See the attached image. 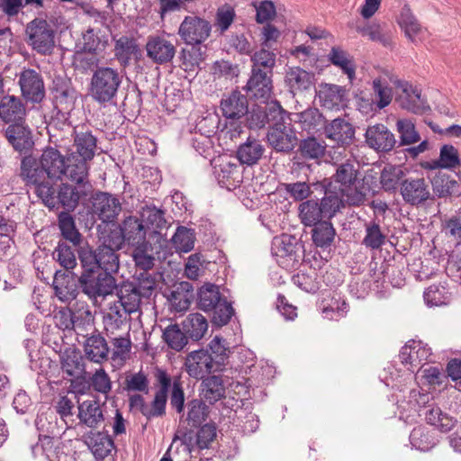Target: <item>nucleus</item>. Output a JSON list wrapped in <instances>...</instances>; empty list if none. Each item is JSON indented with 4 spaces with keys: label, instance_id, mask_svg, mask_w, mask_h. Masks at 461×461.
<instances>
[{
    "label": "nucleus",
    "instance_id": "nucleus-61",
    "mask_svg": "<svg viewBox=\"0 0 461 461\" xmlns=\"http://www.w3.org/2000/svg\"><path fill=\"white\" fill-rule=\"evenodd\" d=\"M410 442L416 449L429 451L437 445L438 440L426 428L420 426L411 430Z\"/></svg>",
    "mask_w": 461,
    "mask_h": 461
},
{
    "label": "nucleus",
    "instance_id": "nucleus-40",
    "mask_svg": "<svg viewBox=\"0 0 461 461\" xmlns=\"http://www.w3.org/2000/svg\"><path fill=\"white\" fill-rule=\"evenodd\" d=\"M72 212H60L58 214V228L60 231L62 241H67L73 246H79L83 241V236L76 226L75 217Z\"/></svg>",
    "mask_w": 461,
    "mask_h": 461
},
{
    "label": "nucleus",
    "instance_id": "nucleus-4",
    "mask_svg": "<svg viewBox=\"0 0 461 461\" xmlns=\"http://www.w3.org/2000/svg\"><path fill=\"white\" fill-rule=\"evenodd\" d=\"M197 307L204 312H212L211 322L215 327L229 323L234 309L225 297H222L219 286L206 283L197 292Z\"/></svg>",
    "mask_w": 461,
    "mask_h": 461
},
{
    "label": "nucleus",
    "instance_id": "nucleus-1",
    "mask_svg": "<svg viewBox=\"0 0 461 461\" xmlns=\"http://www.w3.org/2000/svg\"><path fill=\"white\" fill-rule=\"evenodd\" d=\"M345 206L340 195H330L322 200H306L298 208L299 217L304 226L311 227L313 245L322 250L329 249L336 236V230L330 220Z\"/></svg>",
    "mask_w": 461,
    "mask_h": 461
},
{
    "label": "nucleus",
    "instance_id": "nucleus-2",
    "mask_svg": "<svg viewBox=\"0 0 461 461\" xmlns=\"http://www.w3.org/2000/svg\"><path fill=\"white\" fill-rule=\"evenodd\" d=\"M78 260L81 273L78 283L81 291L90 299L104 298L112 294L116 287V280L113 276L117 272L119 265L106 264V260L98 258L94 248L86 244L78 249Z\"/></svg>",
    "mask_w": 461,
    "mask_h": 461
},
{
    "label": "nucleus",
    "instance_id": "nucleus-49",
    "mask_svg": "<svg viewBox=\"0 0 461 461\" xmlns=\"http://www.w3.org/2000/svg\"><path fill=\"white\" fill-rule=\"evenodd\" d=\"M114 55L122 65H127L132 56L140 55V50L133 38L122 36L115 41Z\"/></svg>",
    "mask_w": 461,
    "mask_h": 461
},
{
    "label": "nucleus",
    "instance_id": "nucleus-8",
    "mask_svg": "<svg viewBox=\"0 0 461 461\" xmlns=\"http://www.w3.org/2000/svg\"><path fill=\"white\" fill-rule=\"evenodd\" d=\"M286 194L296 202H305L304 200L312 196L311 200L316 201L318 204L322 203V200L330 195H339L337 191V185L329 178H323L320 181L307 183L297 181L294 183L284 184Z\"/></svg>",
    "mask_w": 461,
    "mask_h": 461
},
{
    "label": "nucleus",
    "instance_id": "nucleus-21",
    "mask_svg": "<svg viewBox=\"0 0 461 461\" xmlns=\"http://www.w3.org/2000/svg\"><path fill=\"white\" fill-rule=\"evenodd\" d=\"M365 138L367 146L377 152L387 153L397 144L394 134L383 123L368 126Z\"/></svg>",
    "mask_w": 461,
    "mask_h": 461
},
{
    "label": "nucleus",
    "instance_id": "nucleus-10",
    "mask_svg": "<svg viewBox=\"0 0 461 461\" xmlns=\"http://www.w3.org/2000/svg\"><path fill=\"white\" fill-rule=\"evenodd\" d=\"M25 33L27 42L40 54L50 53L55 45L54 30L41 18H35L27 23Z\"/></svg>",
    "mask_w": 461,
    "mask_h": 461
},
{
    "label": "nucleus",
    "instance_id": "nucleus-44",
    "mask_svg": "<svg viewBox=\"0 0 461 461\" xmlns=\"http://www.w3.org/2000/svg\"><path fill=\"white\" fill-rule=\"evenodd\" d=\"M182 328L187 339L200 340L208 330L206 318L201 313H190L182 322Z\"/></svg>",
    "mask_w": 461,
    "mask_h": 461
},
{
    "label": "nucleus",
    "instance_id": "nucleus-34",
    "mask_svg": "<svg viewBox=\"0 0 461 461\" xmlns=\"http://www.w3.org/2000/svg\"><path fill=\"white\" fill-rule=\"evenodd\" d=\"M460 165V158L456 148L451 144H445L440 148L439 157L437 159L424 161L420 164L426 170L453 169Z\"/></svg>",
    "mask_w": 461,
    "mask_h": 461
},
{
    "label": "nucleus",
    "instance_id": "nucleus-20",
    "mask_svg": "<svg viewBox=\"0 0 461 461\" xmlns=\"http://www.w3.org/2000/svg\"><path fill=\"white\" fill-rule=\"evenodd\" d=\"M78 276L72 271L56 270L53 286L58 298L64 303L75 300L81 290Z\"/></svg>",
    "mask_w": 461,
    "mask_h": 461
},
{
    "label": "nucleus",
    "instance_id": "nucleus-43",
    "mask_svg": "<svg viewBox=\"0 0 461 461\" xmlns=\"http://www.w3.org/2000/svg\"><path fill=\"white\" fill-rule=\"evenodd\" d=\"M265 151L264 146L258 140H248L238 147L236 151L237 158L242 165L253 166L262 158Z\"/></svg>",
    "mask_w": 461,
    "mask_h": 461
},
{
    "label": "nucleus",
    "instance_id": "nucleus-31",
    "mask_svg": "<svg viewBox=\"0 0 461 461\" xmlns=\"http://www.w3.org/2000/svg\"><path fill=\"white\" fill-rule=\"evenodd\" d=\"M115 289L119 303L125 313L131 314L139 311L143 296L134 282H122L120 285H116Z\"/></svg>",
    "mask_w": 461,
    "mask_h": 461
},
{
    "label": "nucleus",
    "instance_id": "nucleus-56",
    "mask_svg": "<svg viewBox=\"0 0 461 461\" xmlns=\"http://www.w3.org/2000/svg\"><path fill=\"white\" fill-rule=\"evenodd\" d=\"M302 128L307 131L324 130L327 121L323 114L315 107L308 108L296 114Z\"/></svg>",
    "mask_w": 461,
    "mask_h": 461
},
{
    "label": "nucleus",
    "instance_id": "nucleus-14",
    "mask_svg": "<svg viewBox=\"0 0 461 461\" xmlns=\"http://www.w3.org/2000/svg\"><path fill=\"white\" fill-rule=\"evenodd\" d=\"M40 164L47 172V176L53 182L61 179L63 176H68L70 163L68 162V151L64 156L57 147L48 146L40 157Z\"/></svg>",
    "mask_w": 461,
    "mask_h": 461
},
{
    "label": "nucleus",
    "instance_id": "nucleus-64",
    "mask_svg": "<svg viewBox=\"0 0 461 461\" xmlns=\"http://www.w3.org/2000/svg\"><path fill=\"white\" fill-rule=\"evenodd\" d=\"M99 63L96 54H88L83 50H77L73 56V67L75 70L81 74L86 75L90 71H95Z\"/></svg>",
    "mask_w": 461,
    "mask_h": 461
},
{
    "label": "nucleus",
    "instance_id": "nucleus-37",
    "mask_svg": "<svg viewBox=\"0 0 461 461\" xmlns=\"http://www.w3.org/2000/svg\"><path fill=\"white\" fill-rule=\"evenodd\" d=\"M78 402L77 418L80 424L86 425L88 428L95 429L99 426L104 420V417L100 403L96 400H86Z\"/></svg>",
    "mask_w": 461,
    "mask_h": 461
},
{
    "label": "nucleus",
    "instance_id": "nucleus-36",
    "mask_svg": "<svg viewBox=\"0 0 461 461\" xmlns=\"http://www.w3.org/2000/svg\"><path fill=\"white\" fill-rule=\"evenodd\" d=\"M434 198L458 197L459 183L446 173L438 172L430 178Z\"/></svg>",
    "mask_w": 461,
    "mask_h": 461
},
{
    "label": "nucleus",
    "instance_id": "nucleus-19",
    "mask_svg": "<svg viewBox=\"0 0 461 461\" xmlns=\"http://www.w3.org/2000/svg\"><path fill=\"white\" fill-rule=\"evenodd\" d=\"M183 442L188 446H196L199 449H206L216 438L217 428L213 422L201 425L197 429L181 427L177 429Z\"/></svg>",
    "mask_w": 461,
    "mask_h": 461
},
{
    "label": "nucleus",
    "instance_id": "nucleus-9",
    "mask_svg": "<svg viewBox=\"0 0 461 461\" xmlns=\"http://www.w3.org/2000/svg\"><path fill=\"white\" fill-rule=\"evenodd\" d=\"M272 254L277 258L280 265L295 268L304 258V247L295 237L285 234L280 238H275Z\"/></svg>",
    "mask_w": 461,
    "mask_h": 461
},
{
    "label": "nucleus",
    "instance_id": "nucleus-25",
    "mask_svg": "<svg viewBox=\"0 0 461 461\" xmlns=\"http://www.w3.org/2000/svg\"><path fill=\"white\" fill-rule=\"evenodd\" d=\"M324 134L338 146H349L355 140V127L344 118L338 117L330 122H327Z\"/></svg>",
    "mask_w": 461,
    "mask_h": 461
},
{
    "label": "nucleus",
    "instance_id": "nucleus-41",
    "mask_svg": "<svg viewBox=\"0 0 461 461\" xmlns=\"http://www.w3.org/2000/svg\"><path fill=\"white\" fill-rule=\"evenodd\" d=\"M84 350L88 360L102 363L108 359L109 347L105 339L100 334H92L84 343Z\"/></svg>",
    "mask_w": 461,
    "mask_h": 461
},
{
    "label": "nucleus",
    "instance_id": "nucleus-12",
    "mask_svg": "<svg viewBox=\"0 0 461 461\" xmlns=\"http://www.w3.org/2000/svg\"><path fill=\"white\" fill-rule=\"evenodd\" d=\"M212 24L197 15H187L181 22L177 34L185 44L203 43L211 35Z\"/></svg>",
    "mask_w": 461,
    "mask_h": 461
},
{
    "label": "nucleus",
    "instance_id": "nucleus-59",
    "mask_svg": "<svg viewBox=\"0 0 461 461\" xmlns=\"http://www.w3.org/2000/svg\"><path fill=\"white\" fill-rule=\"evenodd\" d=\"M205 349H209V354L216 366V370L221 371L226 365L230 353L226 340L221 337L215 336Z\"/></svg>",
    "mask_w": 461,
    "mask_h": 461
},
{
    "label": "nucleus",
    "instance_id": "nucleus-13",
    "mask_svg": "<svg viewBox=\"0 0 461 461\" xmlns=\"http://www.w3.org/2000/svg\"><path fill=\"white\" fill-rule=\"evenodd\" d=\"M401 195L402 200L411 205H423L427 201H434L430 186L424 177H406L401 183Z\"/></svg>",
    "mask_w": 461,
    "mask_h": 461
},
{
    "label": "nucleus",
    "instance_id": "nucleus-55",
    "mask_svg": "<svg viewBox=\"0 0 461 461\" xmlns=\"http://www.w3.org/2000/svg\"><path fill=\"white\" fill-rule=\"evenodd\" d=\"M140 215L141 219L140 220L142 223L145 222L146 230L151 228L155 233H158V230H162L167 226L165 211L153 204H147L142 207Z\"/></svg>",
    "mask_w": 461,
    "mask_h": 461
},
{
    "label": "nucleus",
    "instance_id": "nucleus-27",
    "mask_svg": "<svg viewBox=\"0 0 461 461\" xmlns=\"http://www.w3.org/2000/svg\"><path fill=\"white\" fill-rule=\"evenodd\" d=\"M317 96L321 106L330 110L344 107L348 101L347 89L334 84L321 83Z\"/></svg>",
    "mask_w": 461,
    "mask_h": 461
},
{
    "label": "nucleus",
    "instance_id": "nucleus-52",
    "mask_svg": "<svg viewBox=\"0 0 461 461\" xmlns=\"http://www.w3.org/2000/svg\"><path fill=\"white\" fill-rule=\"evenodd\" d=\"M190 48H182L178 59L180 68L185 71H194L203 60V52L200 44L189 43Z\"/></svg>",
    "mask_w": 461,
    "mask_h": 461
},
{
    "label": "nucleus",
    "instance_id": "nucleus-35",
    "mask_svg": "<svg viewBox=\"0 0 461 461\" xmlns=\"http://www.w3.org/2000/svg\"><path fill=\"white\" fill-rule=\"evenodd\" d=\"M26 109L23 101L14 95H6L0 102V118L6 123L23 122Z\"/></svg>",
    "mask_w": 461,
    "mask_h": 461
},
{
    "label": "nucleus",
    "instance_id": "nucleus-42",
    "mask_svg": "<svg viewBox=\"0 0 461 461\" xmlns=\"http://www.w3.org/2000/svg\"><path fill=\"white\" fill-rule=\"evenodd\" d=\"M86 444L96 459H104L115 447L112 437L103 431L89 432Z\"/></svg>",
    "mask_w": 461,
    "mask_h": 461
},
{
    "label": "nucleus",
    "instance_id": "nucleus-17",
    "mask_svg": "<svg viewBox=\"0 0 461 461\" xmlns=\"http://www.w3.org/2000/svg\"><path fill=\"white\" fill-rule=\"evenodd\" d=\"M92 209L103 222L112 223L122 212V203L115 194L97 191L92 195Z\"/></svg>",
    "mask_w": 461,
    "mask_h": 461
},
{
    "label": "nucleus",
    "instance_id": "nucleus-3",
    "mask_svg": "<svg viewBox=\"0 0 461 461\" xmlns=\"http://www.w3.org/2000/svg\"><path fill=\"white\" fill-rule=\"evenodd\" d=\"M72 183L57 184L55 180L50 187L41 189V202L50 210L63 208L62 212H74L80 202L86 200L93 192L88 174L68 169L67 176Z\"/></svg>",
    "mask_w": 461,
    "mask_h": 461
},
{
    "label": "nucleus",
    "instance_id": "nucleus-57",
    "mask_svg": "<svg viewBox=\"0 0 461 461\" xmlns=\"http://www.w3.org/2000/svg\"><path fill=\"white\" fill-rule=\"evenodd\" d=\"M269 128H279L292 124L291 113L285 111L276 100L265 104Z\"/></svg>",
    "mask_w": 461,
    "mask_h": 461
},
{
    "label": "nucleus",
    "instance_id": "nucleus-62",
    "mask_svg": "<svg viewBox=\"0 0 461 461\" xmlns=\"http://www.w3.org/2000/svg\"><path fill=\"white\" fill-rule=\"evenodd\" d=\"M252 68L251 71H265L273 75V69L276 67V54L268 49L261 48L251 55Z\"/></svg>",
    "mask_w": 461,
    "mask_h": 461
},
{
    "label": "nucleus",
    "instance_id": "nucleus-30",
    "mask_svg": "<svg viewBox=\"0 0 461 461\" xmlns=\"http://www.w3.org/2000/svg\"><path fill=\"white\" fill-rule=\"evenodd\" d=\"M53 95V105L73 108L76 100V90L71 80L66 77L56 76L50 87Z\"/></svg>",
    "mask_w": 461,
    "mask_h": 461
},
{
    "label": "nucleus",
    "instance_id": "nucleus-51",
    "mask_svg": "<svg viewBox=\"0 0 461 461\" xmlns=\"http://www.w3.org/2000/svg\"><path fill=\"white\" fill-rule=\"evenodd\" d=\"M152 246L149 242L133 248L131 257L136 267V272H149L155 265L152 255Z\"/></svg>",
    "mask_w": 461,
    "mask_h": 461
},
{
    "label": "nucleus",
    "instance_id": "nucleus-28",
    "mask_svg": "<svg viewBox=\"0 0 461 461\" xmlns=\"http://www.w3.org/2000/svg\"><path fill=\"white\" fill-rule=\"evenodd\" d=\"M5 136L12 147L20 153H27L34 145L31 129L23 122L9 124L5 131Z\"/></svg>",
    "mask_w": 461,
    "mask_h": 461
},
{
    "label": "nucleus",
    "instance_id": "nucleus-26",
    "mask_svg": "<svg viewBox=\"0 0 461 461\" xmlns=\"http://www.w3.org/2000/svg\"><path fill=\"white\" fill-rule=\"evenodd\" d=\"M272 77V74L269 75L259 68L251 71L250 77L243 89L251 97L267 100L270 97L273 90Z\"/></svg>",
    "mask_w": 461,
    "mask_h": 461
},
{
    "label": "nucleus",
    "instance_id": "nucleus-50",
    "mask_svg": "<svg viewBox=\"0 0 461 461\" xmlns=\"http://www.w3.org/2000/svg\"><path fill=\"white\" fill-rule=\"evenodd\" d=\"M366 235L362 240V245L366 248L376 250L382 249L385 244L386 235L382 230L379 222L376 220L365 222Z\"/></svg>",
    "mask_w": 461,
    "mask_h": 461
},
{
    "label": "nucleus",
    "instance_id": "nucleus-58",
    "mask_svg": "<svg viewBox=\"0 0 461 461\" xmlns=\"http://www.w3.org/2000/svg\"><path fill=\"white\" fill-rule=\"evenodd\" d=\"M397 23L404 32L405 36L411 41H414L415 36L420 31V24L408 5H404L401 9L400 14L397 18Z\"/></svg>",
    "mask_w": 461,
    "mask_h": 461
},
{
    "label": "nucleus",
    "instance_id": "nucleus-47",
    "mask_svg": "<svg viewBox=\"0 0 461 461\" xmlns=\"http://www.w3.org/2000/svg\"><path fill=\"white\" fill-rule=\"evenodd\" d=\"M424 415L427 423L436 427L441 432L446 433L450 431L456 423V419L443 412L437 405L429 406Z\"/></svg>",
    "mask_w": 461,
    "mask_h": 461
},
{
    "label": "nucleus",
    "instance_id": "nucleus-46",
    "mask_svg": "<svg viewBox=\"0 0 461 461\" xmlns=\"http://www.w3.org/2000/svg\"><path fill=\"white\" fill-rule=\"evenodd\" d=\"M187 415L184 422L188 429H197L209 415V408L202 399H193L187 402Z\"/></svg>",
    "mask_w": 461,
    "mask_h": 461
},
{
    "label": "nucleus",
    "instance_id": "nucleus-54",
    "mask_svg": "<svg viewBox=\"0 0 461 461\" xmlns=\"http://www.w3.org/2000/svg\"><path fill=\"white\" fill-rule=\"evenodd\" d=\"M297 152L304 159H318L324 156L326 144L324 141L312 136L299 141Z\"/></svg>",
    "mask_w": 461,
    "mask_h": 461
},
{
    "label": "nucleus",
    "instance_id": "nucleus-16",
    "mask_svg": "<svg viewBox=\"0 0 461 461\" xmlns=\"http://www.w3.org/2000/svg\"><path fill=\"white\" fill-rule=\"evenodd\" d=\"M185 370L188 375L196 380L208 376L211 373L219 372L216 370L209 349L200 348L189 352L185 359Z\"/></svg>",
    "mask_w": 461,
    "mask_h": 461
},
{
    "label": "nucleus",
    "instance_id": "nucleus-11",
    "mask_svg": "<svg viewBox=\"0 0 461 461\" xmlns=\"http://www.w3.org/2000/svg\"><path fill=\"white\" fill-rule=\"evenodd\" d=\"M20 176L26 185H33L35 194L41 199V189L50 187L53 181L47 176V172L32 155L24 156L21 160Z\"/></svg>",
    "mask_w": 461,
    "mask_h": 461
},
{
    "label": "nucleus",
    "instance_id": "nucleus-23",
    "mask_svg": "<svg viewBox=\"0 0 461 461\" xmlns=\"http://www.w3.org/2000/svg\"><path fill=\"white\" fill-rule=\"evenodd\" d=\"M249 101L246 95L241 94L238 89L232 90L227 95H223L220 109L222 115L233 122L239 121L248 113Z\"/></svg>",
    "mask_w": 461,
    "mask_h": 461
},
{
    "label": "nucleus",
    "instance_id": "nucleus-63",
    "mask_svg": "<svg viewBox=\"0 0 461 461\" xmlns=\"http://www.w3.org/2000/svg\"><path fill=\"white\" fill-rule=\"evenodd\" d=\"M396 129L399 133V143L397 147L408 146L418 142L420 140L414 123L408 119H400L396 122Z\"/></svg>",
    "mask_w": 461,
    "mask_h": 461
},
{
    "label": "nucleus",
    "instance_id": "nucleus-22",
    "mask_svg": "<svg viewBox=\"0 0 461 461\" xmlns=\"http://www.w3.org/2000/svg\"><path fill=\"white\" fill-rule=\"evenodd\" d=\"M147 56L156 64L169 63L174 59L176 46L164 36L152 35L148 38L146 43Z\"/></svg>",
    "mask_w": 461,
    "mask_h": 461
},
{
    "label": "nucleus",
    "instance_id": "nucleus-7",
    "mask_svg": "<svg viewBox=\"0 0 461 461\" xmlns=\"http://www.w3.org/2000/svg\"><path fill=\"white\" fill-rule=\"evenodd\" d=\"M358 169L349 162L339 164L336 172L333 175V179L336 184H339L340 187H337L341 200L344 202L343 197H346V202L351 206H359L366 201V193L362 190L363 187L359 186Z\"/></svg>",
    "mask_w": 461,
    "mask_h": 461
},
{
    "label": "nucleus",
    "instance_id": "nucleus-32",
    "mask_svg": "<svg viewBox=\"0 0 461 461\" xmlns=\"http://www.w3.org/2000/svg\"><path fill=\"white\" fill-rule=\"evenodd\" d=\"M201 380L200 397L204 402L213 405L225 397L226 387L221 375H208Z\"/></svg>",
    "mask_w": 461,
    "mask_h": 461
},
{
    "label": "nucleus",
    "instance_id": "nucleus-6",
    "mask_svg": "<svg viewBox=\"0 0 461 461\" xmlns=\"http://www.w3.org/2000/svg\"><path fill=\"white\" fill-rule=\"evenodd\" d=\"M73 148L68 149L69 168L88 174L89 162L95 158L97 149V138L90 130L73 129Z\"/></svg>",
    "mask_w": 461,
    "mask_h": 461
},
{
    "label": "nucleus",
    "instance_id": "nucleus-29",
    "mask_svg": "<svg viewBox=\"0 0 461 461\" xmlns=\"http://www.w3.org/2000/svg\"><path fill=\"white\" fill-rule=\"evenodd\" d=\"M315 81V75L301 67H289L285 70V83L294 96L298 93L308 91Z\"/></svg>",
    "mask_w": 461,
    "mask_h": 461
},
{
    "label": "nucleus",
    "instance_id": "nucleus-39",
    "mask_svg": "<svg viewBox=\"0 0 461 461\" xmlns=\"http://www.w3.org/2000/svg\"><path fill=\"white\" fill-rule=\"evenodd\" d=\"M86 244L87 243L73 246L69 242L59 240L52 254L53 259L63 267V271H72L77 264L76 252L78 255V249Z\"/></svg>",
    "mask_w": 461,
    "mask_h": 461
},
{
    "label": "nucleus",
    "instance_id": "nucleus-53",
    "mask_svg": "<svg viewBox=\"0 0 461 461\" xmlns=\"http://www.w3.org/2000/svg\"><path fill=\"white\" fill-rule=\"evenodd\" d=\"M162 340L171 349L181 351L188 342L186 335L177 323L169 324L162 330Z\"/></svg>",
    "mask_w": 461,
    "mask_h": 461
},
{
    "label": "nucleus",
    "instance_id": "nucleus-24",
    "mask_svg": "<svg viewBox=\"0 0 461 461\" xmlns=\"http://www.w3.org/2000/svg\"><path fill=\"white\" fill-rule=\"evenodd\" d=\"M267 139L276 152L289 154L297 145L298 139L292 124L269 128Z\"/></svg>",
    "mask_w": 461,
    "mask_h": 461
},
{
    "label": "nucleus",
    "instance_id": "nucleus-15",
    "mask_svg": "<svg viewBox=\"0 0 461 461\" xmlns=\"http://www.w3.org/2000/svg\"><path fill=\"white\" fill-rule=\"evenodd\" d=\"M22 96L32 104H40L45 98V86L41 74L33 68H23L19 74Z\"/></svg>",
    "mask_w": 461,
    "mask_h": 461
},
{
    "label": "nucleus",
    "instance_id": "nucleus-33",
    "mask_svg": "<svg viewBox=\"0 0 461 461\" xmlns=\"http://www.w3.org/2000/svg\"><path fill=\"white\" fill-rule=\"evenodd\" d=\"M120 227L128 245L134 248L149 242L146 240V227L138 217L131 215L126 217Z\"/></svg>",
    "mask_w": 461,
    "mask_h": 461
},
{
    "label": "nucleus",
    "instance_id": "nucleus-60",
    "mask_svg": "<svg viewBox=\"0 0 461 461\" xmlns=\"http://www.w3.org/2000/svg\"><path fill=\"white\" fill-rule=\"evenodd\" d=\"M404 172L400 167L388 166L381 172L380 183L382 188L386 192L395 191L404 180Z\"/></svg>",
    "mask_w": 461,
    "mask_h": 461
},
{
    "label": "nucleus",
    "instance_id": "nucleus-48",
    "mask_svg": "<svg viewBox=\"0 0 461 461\" xmlns=\"http://www.w3.org/2000/svg\"><path fill=\"white\" fill-rule=\"evenodd\" d=\"M194 298V286L188 281L178 283L170 294V301L177 311L188 309Z\"/></svg>",
    "mask_w": 461,
    "mask_h": 461
},
{
    "label": "nucleus",
    "instance_id": "nucleus-18",
    "mask_svg": "<svg viewBox=\"0 0 461 461\" xmlns=\"http://www.w3.org/2000/svg\"><path fill=\"white\" fill-rule=\"evenodd\" d=\"M126 243L122 230L118 225V228L110 230L105 237H104V242L97 248H94L95 254L104 260L106 264L112 266L119 265V256L117 251L122 249Z\"/></svg>",
    "mask_w": 461,
    "mask_h": 461
},
{
    "label": "nucleus",
    "instance_id": "nucleus-45",
    "mask_svg": "<svg viewBox=\"0 0 461 461\" xmlns=\"http://www.w3.org/2000/svg\"><path fill=\"white\" fill-rule=\"evenodd\" d=\"M328 59L332 65L339 68L350 81L355 78L356 66L353 57L348 51L339 46H334L328 54Z\"/></svg>",
    "mask_w": 461,
    "mask_h": 461
},
{
    "label": "nucleus",
    "instance_id": "nucleus-38",
    "mask_svg": "<svg viewBox=\"0 0 461 461\" xmlns=\"http://www.w3.org/2000/svg\"><path fill=\"white\" fill-rule=\"evenodd\" d=\"M61 369L68 376L86 375L84 357L78 348L68 347L60 357Z\"/></svg>",
    "mask_w": 461,
    "mask_h": 461
},
{
    "label": "nucleus",
    "instance_id": "nucleus-5",
    "mask_svg": "<svg viewBox=\"0 0 461 461\" xmlns=\"http://www.w3.org/2000/svg\"><path fill=\"white\" fill-rule=\"evenodd\" d=\"M122 77L117 68L101 66L90 78L89 96L100 104H109L117 96Z\"/></svg>",
    "mask_w": 461,
    "mask_h": 461
}]
</instances>
